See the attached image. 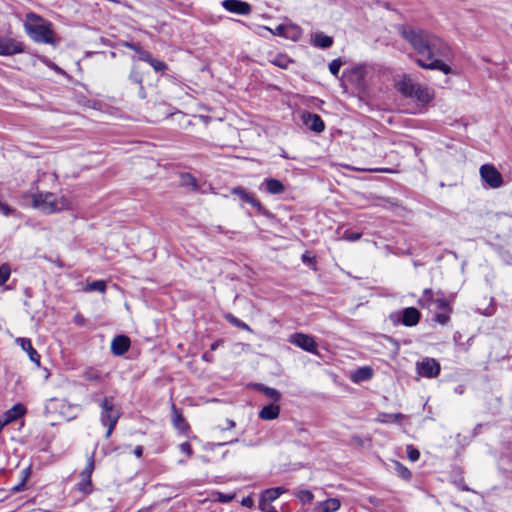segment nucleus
<instances>
[{
  "label": "nucleus",
  "mask_w": 512,
  "mask_h": 512,
  "mask_svg": "<svg viewBox=\"0 0 512 512\" xmlns=\"http://www.w3.org/2000/svg\"><path fill=\"white\" fill-rule=\"evenodd\" d=\"M434 301V292L432 289L427 288L424 289L421 297L419 298L418 305L422 308H429Z\"/></svg>",
  "instance_id": "b1692460"
},
{
  "label": "nucleus",
  "mask_w": 512,
  "mask_h": 512,
  "mask_svg": "<svg viewBox=\"0 0 512 512\" xmlns=\"http://www.w3.org/2000/svg\"><path fill=\"white\" fill-rule=\"evenodd\" d=\"M150 65L153 67V69L156 72H164L168 68L167 64L164 61L156 59V58L152 59V61L150 62Z\"/></svg>",
  "instance_id": "f704fd0d"
},
{
  "label": "nucleus",
  "mask_w": 512,
  "mask_h": 512,
  "mask_svg": "<svg viewBox=\"0 0 512 512\" xmlns=\"http://www.w3.org/2000/svg\"><path fill=\"white\" fill-rule=\"evenodd\" d=\"M290 62L288 58L282 55H278L272 60V63L280 68H287Z\"/></svg>",
  "instance_id": "c9c22d12"
},
{
  "label": "nucleus",
  "mask_w": 512,
  "mask_h": 512,
  "mask_svg": "<svg viewBox=\"0 0 512 512\" xmlns=\"http://www.w3.org/2000/svg\"><path fill=\"white\" fill-rule=\"evenodd\" d=\"M296 497L303 503H311L314 499V495L310 490L302 489L296 493Z\"/></svg>",
  "instance_id": "7c9ffc66"
},
{
  "label": "nucleus",
  "mask_w": 512,
  "mask_h": 512,
  "mask_svg": "<svg viewBox=\"0 0 512 512\" xmlns=\"http://www.w3.org/2000/svg\"><path fill=\"white\" fill-rule=\"evenodd\" d=\"M360 237H361V233H359V232L345 231L343 234V238L348 241H356V240L360 239Z\"/></svg>",
  "instance_id": "37998d69"
},
{
  "label": "nucleus",
  "mask_w": 512,
  "mask_h": 512,
  "mask_svg": "<svg viewBox=\"0 0 512 512\" xmlns=\"http://www.w3.org/2000/svg\"><path fill=\"white\" fill-rule=\"evenodd\" d=\"M24 45L22 42L5 36H0V55L11 56L22 53Z\"/></svg>",
  "instance_id": "9d476101"
},
{
  "label": "nucleus",
  "mask_w": 512,
  "mask_h": 512,
  "mask_svg": "<svg viewBox=\"0 0 512 512\" xmlns=\"http://www.w3.org/2000/svg\"><path fill=\"white\" fill-rule=\"evenodd\" d=\"M124 46L135 51L137 54L142 49L138 44L133 43V42H125Z\"/></svg>",
  "instance_id": "8fccbe9b"
},
{
  "label": "nucleus",
  "mask_w": 512,
  "mask_h": 512,
  "mask_svg": "<svg viewBox=\"0 0 512 512\" xmlns=\"http://www.w3.org/2000/svg\"><path fill=\"white\" fill-rule=\"evenodd\" d=\"M231 193L233 195L238 196L243 202L249 203L252 207L256 208L257 210H261V203L254 197L252 193L247 191L245 188L241 186L234 187L231 190Z\"/></svg>",
  "instance_id": "dca6fc26"
},
{
  "label": "nucleus",
  "mask_w": 512,
  "mask_h": 512,
  "mask_svg": "<svg viewBox=\"0 0 512 512\" xmlns=\"http://www.w3.org/2000/svg\"><path fill=\"white\" fill-rule=\"evenodd\" d=\"M202 359L207 361V362H211L212 361V355L208 354V353H204L202 355Z\"/></svg>",
  "instance_id": "13d9d810"
},
{
  "label": "nucleus",
  "mask_w": 512,
  "mask_h": 512,
  "mask_svg": "<svg viewBox=\"0 0 512 512\" xmlns=\"http://www.w3.org/2000/svg\"><path fill=\"white\" fill-rule=\"evenodd\" d=\"M280 414V406L275 404H270L264 406L259 412V418L262 420H274L278 418Z\"/></svg>",
  "instance_id": "aec40b11"
},
{
  "label": "nucleus",
  "mask_w": 512,
  "mask_h": 512,
  "mask_svg": "<svg viewBox=\"0 0 512 512\" xmlns=\"http://www.w3.org/2000/svg\"><path fill=\"white\" fill-rule=\"evenodd\" d=\"M398 33L411 47L422 56L416 60L419 67L427 70H439L448 75L452 69L443 59L452 57L451 47L443 39L428 30L402 24L397 27Z\"/></svg>",
  "instance_id": "f257e3e1"
},
{
  "label": "nucleus",
  "mask_w": 512,
  "mask_h": 512,
  "mask_svg": "<svg viewBox=\"0 0 512 512\" xmlns=\"http://www.w3.org/2000/svg\"><path fill=\"white\" fill-rule=\"evenodd\" d=\"M134 454L136 457H141L142 454H143V448L142 446H136V448L134 449Z\"/></svg>",
  "instance_id": "5fc2aeb1"
},
{
  "label": "nucleus",
  "mask_w": 512,
  "mask_h": 512,
  "mask_svg": "<svg viewBox=\"0 0 512 512\" xmlns=\"http://www.w3.org/2000/svg\"><path fill=\"white\" fill-rule=\"evenodd\" d=\"M241 504L244 507L252 508L254 506V500L250 496L244 497L241 501Z\"/></svg>",
  "instance_id": "09e8293b"
},
{
  "label": "nucleus",
  "mask_w": 512,
  "mask_h": 512,
  "mask_svg": "<svg viewBox=\"0 0 512 512\" xmlns=\"http://www.w3.org/2000/svg\"><path fill=\"white\" fill-rule=\"evenodd\" d=\"M258 389L268 398L277 402L281 399V394L278 390L259 384Z\"/></svg>",
  "instance_id": "393cba45"
},
{
  "label": "nucleus",
  "mask_w": 512,
  "mask_h": 512,
  "mask_svg": "<svg viewBox=\"0 0 512 512\" xmlns=\"http://www.w3.org/2000/svg\"><path fill=\"white\" fill-rule=\"evenodd\" d=\"M368 171H370V172H389L388 169H384V168H374V169H369Z\"/></svg>",
  "instance_id": "bf43d9fd"
},
{
  "label": "nucleus",
  "mask_w": 512,
  "mask_h": 512,
  "mask_svg": "<svg viewBox=\"0 0 512 512\" xmlns=\"http://www.w3.org/2000/svg\"><path fill=\"white\" fill-rule=\"evenodd\" d=\"M421 313L415 307L404 308L400 312L392 313L390 320L394 323H401L404 326L412 327L419 323Z\"/></svg>",
  "instance_id": "423d86ee"
},
{
  "label": "nucleus",
  "mask_w": 512,
  "mask_h": 512,
  "mask_svg": "<svg viewBox=\"0 0 512 512\" xmlns=\"http://www.w3.org/2000/svg\"><path fill=\"white\" fill-rule=\"evenodd\" d=\"M434 320L441 325H446L450 320L449 313H438L435 315Z\"/></svg>",
  "instance_id": "a19ab883"
},
{
  "label": "nucleus",
  "mask_w": 512,
  "mask_h": 512,
  "mask_svg": "<svg viewBox=\"0 0 512 512\" xmlns=\"http://www.w3.org/2000/svg\"><path fill=\"white\" fill-rule=\"evenodd\" d=\"M381 422L383 423H394V422H398L400 421L401 419L405 418V415L401 414V413H394V414H383L381 415Z\"/></svg>",
  "instance_id": "473e14b6"
},
{
  "label": "nucleus",
  "mask_w": 512,
  "mask_h": 512,
  "mask_svg": "<svg viewBox=\"0 0 512 512\" xmlns=\"http://www.w3.org/2000/svg\"><path fill=\"white\" fill-rule=\"evenodd\" d=\"M313 44L319 48H329L333 44V39L323 33H317L314 36Z\"/></svg>",
  "instance_id": "5701e85b"
},
{
  "label": "nucleus",
  "mask_w": 512,
  "mask_h": 512,
  "mask_svg": "<svg viewBox=\"0 0 512 512\" xmlns=\"http://www.w3.org/2000/svg\"><path fill=\"white\" fill-rule=\"evenodd\" d=\"M287 490L283 487H275L266 489L262 494L266 497L268 501H275L281 494L285 493Z\"/></svg>",
  "instance_id": "a878e982"
},
{
  "label": "nucleus",
  "mask_w": 512,
  "mask_h": 512,
  "mask_svg": "<svg viewBox=\"0 0 512 512\" xmlns=\"http://www.w3.org/2000/svg\"><path fill=\"white\" fill-rule=\"evenodd\" d=\"M273 501L266 500L263 494L260 496L259 500V509L263 512H277L275 507L272 506Z\"/></svg>",
  "instance_id": "2f4dec72"
},
{
  "label": "nucleus",
  "mask_w": 512,
  "mask_h": 512,
  "mask_svg": "<svg viewBox=\"0 0 512 512\" xmlns=\"http://www.w3.org/2000/svg\"><path fill=\"white\" fill-rule=\"evenodd\" d=\"M301 120L313 132L320 133L325 129L324 121L317 114L304 111L301 113Z\"/></svg>",
  "instance_id": "f8f14e48"
},
{
  "label": "nucleus",
  "mask_w": 512,
  "mask_h": 512,
  "mask_svg": "<svg viewBox=\"0 0 512 512\" xmlns=\"http://www.w3.org/2000/svg\"><path fill=\"white\" fill-rule=\"evenodd\" d=\"M138 57H139V60L141 61H144V62H147L150 64V62L152 61V59L154 58L151 53H149L148 51L146 50H143L141 49L138 53Z\"/></svg>",
  "instance_id": "79ce46f5"
},
{
  "label": "nucleus",
  "mask_w": 512,
  "mask_h": 512,
  "mask_svg": "<svg viewBox=\"0 0 512 512\" xmlns=\"http://www.w3.org/2000/svg\"><path fill=\"white\" fill-rule=\"evenodd\" d=\"M95 463H94V457L91 456L88 458L86 467L83 469V471L80 473L81 481L78 484V488L80 491L84 493H88L91 491V475L94 470Z\"/></svg>",
  "instance_id": "9b49d317"
},
{
  "label": "nucleus",
  "mask_w": 512,
  "mask_h": 512,
  "mask_svg": "<svg viewBox=\"0 0 512 512\" xmlns=\"http://www.w3.org/2000/svg\"><path fill=\"white\" fill-rule=\"evenodd\" d=\"M416 371L422 377L434 378L439 375L441 366L436 359L425 357L416 363Z\"/></svg>",
  "instance_id": "6e6552de"
},
{
  "label": "nucleus",
  "mask_w": 512,
  "mask_h": 512,
  "mask_svg": "<svg viewBox=\"0 0 512 512\" xmlns=\"http://www.w3.org/2000/svg\"><path fill=\"white\" fill-rule=\"evenodd\" d=\"M288 341L303 349L306 352L312 353V354H318L317 350V343L315 342L314 338L308 334L304 333H294L289 336Z\"/></svg>",
  "instance_id": "1a4fd4ad"
},
{
  "label": "nucleus",
  "mask_w": 512,
  "mask_h": 512,
  "mask_svg": "<svg viewBox=\"0 0 512 512\" xmlns=\"http://www.w3.org/2000/svg\"><path fill=\"white\" fill-rule=\"evenodd\" d=\"M263 184L266 187V191L272 195L281 194L285 191L283 183L274 178L265 179Z\"/></svg>",
  "instance_id": "412c9836"
},
{
  "label": "nucleus",
  "mask_w": 512,
  "mask_h": 512,
  "mask_svg": "<svg viewBox=\"0 0 512 512\" xmlns=\"http://www.w3.org/2000/svg\"><path fill=\"white\" fill-rule=\"evenodd\" d=\"M99 406L101 408L100 412V422L101 424L107 428L105 437L108 439L121 416L120 408L116 407L114 404L113 397H104L100 402Z\"/></svg>",
  "instance_id": "39448f33"
},
{
  "label": "nucleus",
  "mask_w": 512,
  "mask_h": 512,
  "mask_svg": "<svg viewBox=\"0 0 512 512\" xmlns=\"http://www.w3.org/2000/svg\"><path fill=\"white\" fill-rule=\"evenodd\" d=\"M83 377L85 380L87 381H91V382H100L102 381L103 377L101 375V373L95 369H87L84 374H83Z\"/></svg>",
  "instance_id": "c85d7f7f"
},
{
  "label": "nucleus",
  "mask_w": 512,
  "mask_h": 512,
  "mask_svg": "<svg viewBox=\"0 0 512 512\" xmlns=\"http://www.w3.org/2000/svg\"><path fill=\"white\" fill-rule=\"evenodd\" d=\"M233 496L231 495H223V494H220L219 496V500L221 502H229L230 500H232Z\"/></svg>",
  "instance_id": "864d4df0"
},
{
  "label": "nucleus",
  "mask_w": 512,
  "mask_h": 512,
  "mask_svg": "<svg viewBox=\"0 0 512 512\" xmlns=\"http://www.w3.org/2000/svg\"><path fill=\"white\" fill-rule=\"evenodd\" d=\"M84 291H86V292L98 291V292L104 293L106 291V282L103 280H96L91 283H88L84 287Z\"/></svg>",
  "instance_id": "bb28decb"
},
{
  "label": "nucleus",
  "mask_w": 512,
  "mask_h": 512,
  "mask_svg": "<svg viewBox=\"0 0 512 512\" xmlns=\"http://www.w3.org/2000/svg\"><path fill=\"white\" fill-rule=\"evenodd\" d=\"M407 455L411 461L415 462L419 459L420 452L416 448H414L412 445H409V446H407Z\"/></svg>",
  "instance_id": "58836bf2"
},
{
  "label": "nucleus",
  "mask_w": 512,
  "mask_h": 512,
  "mask_svg": "<svg viewBox=\"0 0 512 512\" xmlns=\"http://www.w3.org/2000/svg\"><path fill=\"white\" fill-rule=\"evenodd\" d=\"M373 376V370L369 366H364L356 369L352 375L351 380L354 383H360L371 379Z\"/></svg>",
  "instance_id": "a211bd4d"
},
{
  "label": "nucleus",
  "mask_w": 512,
  "mask_h": 512,
  "mask_svg": "<svg viewBox=\"0 0 512 512\" xmlns=\"http://www.w3.org/2000/svg\"><path fill=\"white\" fill-rule=\"evenodd\" d=\"M221 4L225 10L238 15H248L251 12L250 4L244 1L224 0Z\"/></svg>",
  "instance_id": "ddd939ff"
},
{
  "label": "nucleus",
  "mask_w": 512,
  "mask_h": 512,
  "mask_svg": "<svg viewBox=\"0 0 512 512\" xmlns=\"http://www.w3.org/2000/svg\"><path fill=\"white\" fill-rule=\"evenodd\" d=\"M16 342L21 346V348L27 352L29 359L37 364L40 365V355L38 352L33 348L31 340L28 338H18Z\"/></svg>",
  "instance_id": "f3484780"
},
{
  "label": "nucleus",
  "mask_w": 512,
  "mask_h": 512,
  "mask_svg": "<svg viewBox=\"0 0 512 512\" xmlns=\"http://www.w3.org/2000/svg\"><path fill=\"white\" fill-rule=\"evenodd\" d=\"M482 180L490 188H499L503 184V177L501 173L491 164H484L479 170Z\"/></svg>",
  "instance_id": "0eeeda50"
},
{
  "label": "nucleus",
  "mask_w": 512,
  "mask_h": 512,
  "mask_svg": "<svg viewBox=\"0 0 512 512\" xmlns=\"http://www.w3.org/2000/svg\"><path fill=\"white\" fill-rule=\"evenodd\" d=\"M234 442H237V439L236 440H231V441H228V442H219V443H214V442H208L204 445V449L205 450H214L216 447H220V446H224V445H227V444H232Z\"/></svg>",
  "instance_id": "ea45409f"
},
{
  "label": "nucleus",
  "mask_w": 512,
  "mask_h": 512,
  "mask_svg": "<svg viewBox=\"0 0 512 512\" xmlns=\"http://www.w3.org/2000/svg\"><path fill=\"white\" fill-rule=\"evenodd\" d=\"M340 506L341 503L337 498H329L319 503L321 512H336L340 508Z\"/></svg>",
  "instance_id": "4be33fe9"
},
{
  "label": "nucleus",
  "mask_w": 512,
  "mask_h": 512,
  "mask_svg": "<svg viewBox=\"0 0 512 512\" xmlns=\"http://www.w3.org/2000/svg\"><path fill=\"white\" fill-rule=\"evenodd\" d=\"M227 423H228V429H232L235 427V422L233 420H228Z\"/></svg>",
  "instance_id": "e2e57ef3"
},
{
  "label": "nucleus",
  "mask_w": 512,
  "mask_h": 512,
  "mask_svg": "<svg viewBox=\"0 0 512 512\" xmlns=\"http://www.w3.org/2000/svg\"><path fill=\"white\" fill-rule=\"evenodd\" d=\"M464 390H465V387H464L463 385H458V386L454 389L455 393H457V394H463V393H464Z\"/></svg>",
  "instance_id": "4d7b16f0"
},
{
  "label": "nucleus",
  "mask_w": 512,
  "mask_h": 512,
  "mask_svg": "<svg viewBox=\"0 0 512 512\" xmlns=\"http://www.w3.org/2000/svg\"><path fill=\"white\" fill-rule=\"evenodd\" d=\"M434 303L437 305L438 309L445 310L448 313L451 312L449 302L444 298V294L442 292H437V298L435 299Z\"/></svg>",
  "instance_id": "c756f323"
},
{
  "label": "nucleus",
  "mask_w": 512,
  "mask_h": 512,
  "mask_svg": "<svg viewBox=\"0 0 512 512\" xmlns=\"http://www.w3.org/2000/svg\"><path fill=\"white\" fill-rule=\"evenodd\" d=\"M353 72L359 77L362 78L364 76V68L363 67H356L353 69Z\"/></svg>",
  "instance_id": "603ef678"
},
{
  "label": "nucleus",
  "mask_w": 512,
  "mask_h": 512,
  "mask_svg": "<svg viewBox=\"0 0 512 512\" xmlns=\"http://www.w3.org/2000/svg\"><path fill=\"white\" fill-rule=\"evenodd\" d=\"M179 449L182 453L186 454L187 456H191L193 454V450L189 442L181 443L179 445Z\"/></svg>",
  "instance_id": "c03bdc74"
},
{
  "label": "nucleus",
  "mask_w": 512,
  "mask_h": 512,
  "mask_svg": "<svg viewBox=\"0 0 512 512\" xmlns=\"http://www.w3.org/2000/svg\"><path fill=\"white\" fill-rule=\"evenodd\" d=\"M47 65H48V67L52 68L53 70H55L59 74H64V71L61 68H59L56 64H54L52 62H49V63H47Z\"/></svg>",
  "instance_id": "3c124183"
},
{
  "label": "nucleus",
  "mask_w": 512,
  "mask_h": 512,
  "mask_svg": "<svg viewBox=\"0 0 512 512\" xmlns=\"http://www.w3.org/2000/svg\"><path fill=\"white\" fill-rule=\"evenodd\" d=\"M32 206L46 214L69 210L71 201L65 196H57L51 192H39L32 195Z\"/></svg>",
  "instance_id": "7ed1b4c3"
},
{
  "label": "nucleus",
  "mask_w": 512,
  "mask_h": 512,
  "mask_svg": "<svg viewBox=\"0 0 512 512\" xmlns=\"http://www.w3.org/2000/svg\"><path fill=\"white\" fill-rule=\"evenodd\" d=\"M225 319L232 325L240 328V329H243V330H246V331H252L250 326L248 324H246L245 322L241 321L240 319H238L237 317H235L234 315L228 313L225 315Z\"/></svg>",
  "instance_id": "cd10ccee"
},
{
  "label": "nucleus",
  "mask_w": 512,
  "mask_h": 512,
  "mask_svg": "<svg viewBox=\"0 0 512 512\" xmlns=\"http://www.w3.org/2000/svg\"><path fill=\"white\" fill-rule=\"evenodd\" d=\"M130 345L131 342L127 336L118 335L111 342V352L115 356H121L129 350Z\"/></svg>",
  "instance_id": "2eb2a0df"
},
{
  "label": "nucleus",
  "mask_w": 512,
  "mask_h": 512,
  "mask_svg": "<svg viewBox=\"0 0 512 512\" xmlns=\"http://www.w3.org/2000/svg\"><path fill=\"white\" fill-rule=\"evenodd\" d=\"M398 91L405 97L414 98L422 104L432 101L434 94L426 86L414 83L411 78L404 76L396 85Z\"/></svg>",
  "instance_id": "20e7f679"
},
{
  "label": "nucleus",
  "mask_w": 512,
  "mask_h": 512,
  "mask_svg": "<svg viewBox=\"0 0 512 512\" xmlns=\"http://www.w3.org/2000/svg\"><path fill=\"white\" fill-rule=\"evenodd\" d=\"M172 423L173 426L180 432H186L189 429V424L182 416V414L177 410L174 404L172 405Z\"/></svg>",
  "instance_id": "6ab92c4d"
},
{
  "label": "nucleus",
  "mask_w": 512,
  "mask_h": 512,
  "mask_svg": "<svg viewBox=\"0 0 512 512\" xmlns=\"http://www.w3.org/2000/svg\"><path fill=\"white\" fill-rule=\"evenodd\" d=\"M129 78L136 84H142V77L138 72L132 71L129 75Z\"/></svg>",
  "instance_id": "49530a36"
},
{
  "label": "nucleus",
  "mask_w": 512,
  "mask_h": 512,
  "mask_svg": "<svg viewBox=\"0 0 512 512\" xmlns=\"http://www.w3.org/2000/svg\"><path fill=\"white\" fill-rule=\"evenodd\" d=\"M283 30H284V26L279 25V26L276 28V33H277L278 35H282Z\"/></svg>",
  "instance_id": "680f3d73"
},
{
  "label": "nucleus",
  "mask_w": 512,
  "mask_h": 512,
  "mask_svg": "<svg viewBox=\"0 0 512 512\" xmlns=\"http://www.w3.org/2000/svg\"><path fill=\"white\" fill-rule=\"evenodd\" d=\"M396 470H397V473L399 474V476H401L403 479H410L411 478V472L408 468H406L405 466H403L402 464L400 463H396Z\"/></svg>",
  "instance_id": "e433bc0d"
},
{
  "label": "nucleus",
  "mask_w": 512,
  "mask_h": 512,
  "mask_svg": "<svg viewBox=\"0 0 512 512\" xmlns=\"http://www.w3.org/2000/svg\"><path fill=\"white\" fill-rule=\"evenodd\" d=\"M10 273L11 270L8 264H3L0 266V286L8 281Z\"/></svg>",
  "instance_id": "72a5a7b5"
},
{
  "label": "nucleus",
  "mask_w": 512,
  "mask_h": 512,
  "mask_svg": "<svg viewBox=\"0 0 512 512\" xmlns=\"http://www.w3.org/2000/svg\"><path fill=\"white\" fill-rule=\"evenodd\" d=\"M139 94H140V97L144 98L145 97V92H144V88L142 85H140V90H139Z\"/></svg>",
  "instance_id": "0e129e2a"
},
{
  "label": "nucleus",
  "mask_w": 512,
  "mask_h": 512,
  "mask_svg": "<svg viewBox=\"0 0 512 512\" xmlns=\"http://www.w3.org/2000/svg\"><path fill=\"white\" fill-rule=\"evenodd\" d=\"M219 345H220V341H215V342H213V343L211 344L210 349H211L212 351H214V350H216V349L219 347Z\"/></svg>",
  "instance_id": "052dcab7"
},
{
  "label": "nucleus",
  "mask_w": 512,
  "mask_h": 512,
  "mask_svg": "<svg viewBox=\"0 0 512 512\" xmlns=\"http://www.w3.org/2000/svg\"><path fill=\"white\" fill-rule=\"evenodd\" d=\"M24 28L28 36L36 43L54 44V32L52 24L42 17L28 13L26 15Z\"/></svg>",
  "instance_id": "f03ea898"
},
{
  "label": "nucleus",
  "mask_w": 512,
  "mask_h": 512,
  "mask_svg": "<svg viewBox=\"0 0 512 512\" xmlns=\"http://www.w3.org/2000/svg\"><path fill=\"white\" fill-rule=\"evenodd\" d=\"M12 209L10 206H8L7 204L5 203H1L0 202V213H2L3 215L5 216H8L9 214L12 213Z\"/></svg>",
  "instance_id": "de8ad7c7"
},
{
  "label": "nucleus",
  "mask_w": 512,
  "mask_h": 512,
  "mask_svg": "<svg viewBox=\"0 0 512 512\" xmlns=\"http://www.w3.org/2000/svg\"><path fill=\"white\" fill-rule=\"evenodd\" d=\"M319 103H323V100L315 99Z\"/></svg>",
  "instance_id": "69168bd1"
},
{
  "label": "nucleus",
  "mask_w": 512,
  "mask_h": 512,
  "mask_svg": "<svg viewBox=\"0 0 512 512\" xmlns=\"http://www.w3.org/2000/svg\"><path fill=\"white\" fill-rule=\"evenodd\" d=\"M302 261L306 264L313 262V258L309 257L306 253L302 255Z\"/></svg>",
  "instance_id": "6e6d98bb"
},
{
  "label": "nucleus",
  "mask_w": 512,
  "mask_h": 512,
  "mask_svg": "<svg viewBox=\"0 0 512 512\" xmlns=\"http://www.w3.org/2000/svg\"><path fill=\"white\" fill-rule=\"evenodd\" d=\"M341 65H342V62L340 59L332 60L331 63L329 64V71L331 72V74L337 77L339 70L341 68Z\"/></svg>",
  "instance_id": "4c0bfd02"
},
{
  "label": "nucleus",
  "mask_w": 512,
  "mask_h": 512,
  "mask_svg": "<svg viewBox=\"0 0 512 512\" xmlns=\"http://www.w3.org/2000/svg\"><path fill=\"white\" fill-rule=\"evenodd\" d=\"M26 413V408L23 404L17 403L12 406L11 409H9L3 417V420L0 421V428L4 427L5 425H8L20 417L24 416Z\"/></svg>",
  "instance_id": "4468645a"
},
{
  "label": "nucleus",
  "mask_w": 512,
  "mask_h": 512,
  "mask_svg": "<svg viewBox=\"0 0 512 512\" xmlns=\"http://www.w3.org/2000/svg\"><path fill=\"white\" fill-rule=\"evenodd\" d=\"M23 473L25 475L22 478L21 482L13 487V491H15V492H20V491L24 490V488H25V482H26V479L28 476V470H23Z\"/></svg>",
  "instance_id": "a18cd8bd"
}]
</instances>
